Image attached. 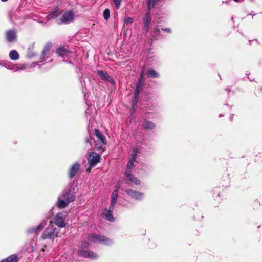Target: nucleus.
Segmentation results:
<instances>
[{"mask_svg":"<svg viewBox=\"0 0 262 262\" xmlns=\"http://www.w3.org/2000/svg\"><path fill=\"white\" fill-rule=\"evenodd\" d=\"M136 159H134V158H131L130 159L127 165L126 172H132V170L134 166V163L136 162Z\"/></svg>","mask_w":262,"mask_h":262,"instance_id":"obj_19","label":"nucleus"},{"mask_svg":"<svg viewBox=\"0 0 262 262\" xmlns=\"http://www.w3.org/2000/svg\"><path fill=\"white\" fill-rule=\"evenodd\" d=\"M143 72L141 73V76L140 77V78H139V80H138V82L137 84V86H136V91H135V94H134V101L136 102L137 101V99H138V96H139V92H140V86H141V83L142 82V79H143Z\"/></svg>","mask_w":262,"mask_h":262,"instance_id":"obj_14","label":"nucleus"},{"mask_svg":"<svg viewBox=\"0 0 262 262\" xmlns=\"http://www.w3.org/2000/svg\"><path fill=\"white\" fill-rule=\"evenodd\" d=\"M95 134L98 139L102 142L103 145L106 144V140L105 136L99 130L95 129Z\"/></svg>","mask_w":262,"mask_h":262,"instance_id":"obj_17","label":"nucleus"},{"mask_svg":"<svg viewBox=\"0 0 262 262\" xmlns=\"http://www.w3.org/2000/svg\"><path fill=\"white\" fill-rule=\"evenodd\" d=\"M59 233V231L53 225L52 221L50 222L48 226L45 229L41 235L42 239H52L57 237Z\"/></svg>","mask_w":262,"mask_h":262,"instance_id":"obj_2","label":"nucleus"},{"mask_svg":"<svg viewBox=\"0 0 262 262\" xmlns=\"http://www.w3.org/2000/svg\"><path fill=\"white\" fill-rule=\"evenodd\" d=\"M235 2H238L239 0H234Z\"/></svg>","mask_w":262,"mask_h":262,"instance_id":"obj_42","label":"nucleus"},{"mask_svg":"<svg viewBox=\"0 0 262 262\" xmlns=\"http://www.w3.org/2000/svg\"><path fill=\"white\" fill-rule=\"evenodd\" d=\"M46 224V222L45 221H43L37 227H32L29 228L27 230V232L28 233H38L43 229Z\"/></svg>","mask_w":262,"mask_h":262,"instance_id":"obj_8","label":"nucleus"},{"mask_svg":"<svg viewBox=\"0 0 262 262\" xmlns=\"http://www.w3.org/2000/svg\"><path fill=\"white\" fill-rule=\"evenodd\" d=\"M118 198V193L116 191H113L111 195V202L113 204H116Z\"/></svg>","mask_w":262,"mask_h":262,"instance_id":"obj_26","label":"nucleus"},{"mask_svg":"<svg viewBox=\"0 0 262 262\" xmlns=\"http://www.w3.org/2000/svg\"><path fill=\"white\" fill-rule=\"evenodd\" d=\"M0 262H6V260L3 259V260H1Z\"/></svg>","mask_w":262,"mask_h":262,"instance_id":"obj_38","label":"nucleus"},{"mask_svg":"<svg viewBox=\"0 0 262 262\" xmlns=\"http://www.w3.org/2000/svg\"><path fill=\"white\" fill-rule=\"evenodd\" d=\"M125 176L126 177V180L129 183L135 185H140V180L136 178L134 175L132 174L131 172H126Z\"/></svg>","mask_w":262,"mask_h":262,"instance_id":"obj_10","label":"nucleus"},{"mask_svg":"<svg viewBox=\"0 0 262 262\" xmlns=\"http://www.w3.org/2000/svg\"><path fill=\"white\" fill-rule=\"evenodd\" d=\"M147 74L149 77L157 78L159 76V74L153 69H149L147 72Z\"/></svg>","mask_w":262,"mask_h":262,"instance_id":"obj_23","label":"nucleus"},{"mask_svg":"<svg viewBox=\"0 0 262 262\" xmlns=\"http://www.w3.org/2000/svg\"><path fill=\"white\" fill-rule=\"evenodd\" d=\"M134 21V19L131 17H127L124 19V23L126 24H132Z\"/></svg>","mask_w":262,"mask_h":262,"instance_id":"obj_32","label":"nucleus"},{"mask_svg":"<svg viewBox=\"0 0 262 262\" xmlns=\"http://www.w3.org/2000/svg\"><path fill=\"white\" fill-rule=\"evenodd\" d=\"M67 215L65 213H57L54 218V222L59 228H64L66 226V219Z\"/></svg>","mask_w":262,"mask_h":262,"instance_id":"obj_4","label":"nucleus"},{"mask_svg":"<svg viewBox=\"0 0 262 262\" xmlns=\"http://www.w3.org/2000/svg\"><path fill=\"white\" fill-rule=\"evenodd\" d=\"M151 20L149 12H147L143 19L144 24V30L147 32L149 30V25Z\"/></svg>","mask_w":262,"mask_h":262,"instance_id":"obj_11","label":"nucleus"},{"mask_svg":"<svg viewBox=\"0 0 262 262\" xmlns=\"http://www.w3.org/2000/svg\"><path fill=\"white\" fill-rule=\"evenodd\" d=\"M74 14L72 11H68L64 12L60 18L62 23H69L74 20Z\"/></svg>","mask_w":262,"mask_h":262,"instance_id":"obj_6","label":"nucleus"},{"mask_svg":"<svg viewBox=\"0 0 262 262\" xmlns=\"http://www.w3.org/2000/svg\"><path fill=\"white\" fill-rule=\"evenodd\" d=\"M75 199L74 193L71 191L65 190L62 194L58 197L57 205L59 208H63Z\"/></svg>","mask_w":262,"mask_h":262,"instance_id":"obj_1","label":"nucleus"},{"mask_svg":"<svg viewBox=\"0 0 262 262\" xmlns=\"http://www.w3.org/2000/svg\"><path fill=\"white\" fill-rule=\"evenodd\" d=\"M116 204H113L111 203L110 206L109 207V208L107 209V211L110 212H113L114 210L115 205Z\"/></svg>","mask_w":262,"mask_h":262,"instance_id":"obj_34","label":"nucleus"},{"mask_svg":"<svg viewBox=\"0 0 262 262\" xmlns=\"http://www.w3.org/2000/svg\"><path fill=\"white\" fill-rule=\"evenodd\" d=\"M120 184L119 182H117L115 186L114 191H116V193H118V190L120 188Z\"/></svg>","mask_w":262,"mask_h":262,"instance_id":"obj_33","label":"nucleus"},{"mask_svg":"<svg viewBox=\"0 0 262 262\" xmlns=\"http://www.w3.org/2000/svg\"><path fill=\"white\" fill-rule=\"evenodd\" d=\"M89 244L87 242H83L81 244V247L82 248H86L89 246Z\"/></svg>","mask_w":262,"mask_h":262,"instance_id":"obj_35","label":"nucleus"},{"mask_svg":"<svg viewBox=\"0 0 262 262\" xmlns=\"http://www.w3.org/2000/svg\"><path fill=\"white\" fill-rule=\"evenodd\" d=\"M79 165L78 163H75L74 165H72L71 168L70 169L69 172V177L70 178H72L74 177L77 172H78L79 169Z\"/></svg>","mask_w":262,"mask_h":262,"instance_id":"obj_15","label":"nucleus"},{"mask_svg":"<svg viewBox=\"0 0 262 262\" xmlns=\"http://www.w3.org/2000/svg\"><path fill=\"white\" fill-rule=\"evenodd\" d=\"M9 57L12 60H16L19 58V55L17 51L12 50L9 53Z\"/></svg>","mask_w":262,"mask_h":262,"instance_id":"obj_21","label":"nucleus"},{"mask_svg":"<svg viewBox=\"0 0 262 262\" xmlns=\"http://www.w3.org/2000/svg\"><path fill=\"white\" fill-rule=\"evenodd\" d=\"M115 5V7L119 9L120 6L121 0H113Z\"/></svg>","mask_w":262,"mask_h":262,"instance_id":"obj_31","label":"nucleus"},{"mask_svg":"<svg viewBox=\"0 0 262 262\" xmlns=\"http://www.w3.org/2000/svg\"><path fill=\"white\" fill-rule=\"evenodd\" d=\"M88 141L90 142V143H91L92 139H90V141L88 140Z\"/></svg>","mask_w":262,"mask_h":262,"instance_id":"obj_40","label":"nucleus"},{"mask_svg":"<svg viewBox=\"0 0 262 262\" xmlns=\"http://www.w3.org/2000/svg\"><path fill=\"white\" fill-rule=\"evenodd\" d=\"M102 215L103 217L108 221L113 222L115 221V218L112 214V212L108 211L107 209L104 210Z\"/></svg>","mask_w":262,"mask_h":262,"instance_id":"obj_16","label":"nucleus"},{"mask_svg":"<svg viewBox=\"0 0 262 262\" xmlns=\"http://www.w3.org/2000/svg\"><path fill=\"white\" fill-rule=\"evenodd\" d=\"M0 66H4V63L2 64V63H0Z\"/></svg>","mask_w":262,"mask_h":262,"instance_id":"obj_39","label":"nucleus"},{"mask_svg":"<svg viewBox=\"0 0 262 262\" xmlns=\"http://www.w3.org/2000/svg\"><path fill=\"white\" fill-rule=\"evenodd\" d=\"M103 17L105 20H107L110 17V10L108 9H106L103 12Z\"/></svg>","mask_w":262,"mask_h":262,"instance_id":"obj_29","label":"nucleus"},{"mask_svg":"<svg viewBox=\"0 0 262 262\" xmlns=\"http://www.w3.org/2000/svg\"><path fill=\"white\" fill-rule=\"evenodd\" d=\"M78 254L80 256L85 258L91 259H96L98 258V255L96 253L89 250H79Z\"/></svg>","mask_w":262,"mask_h":262,"instance_id":"obj_9","label":"nucleus"},{"mask_svg":"<svg viewBox=\"0 0 262 262\" xmlns=\"http://www.w3.org/2000/svg\"><path fill=\"white\" fill-rule=\"evenodd\" d=\"M5 260H6V262H17L18 258L17 255L14 254L10 256Z\"/></svg>","mask_w":262,"mask_h":262,"instance_id":"obj_25","label":"nucleus"},{"mask_svg":"<svg viewBox=\"0 0 262 262\" xmlns=\"http://www.w3.org/2000/svg\"><path fill=\"white\" fill-rule=\"evenodd\" d=\"M60 13L58 10V9H55V11L52 12L49 15L47 16V20H50V19H52L55 18L60 15Z\"/></svg>","mask_w":262,"mask_h":262,"instance_id":"obj_22","label":"nucleus"},{"mask_svg":"<svg viewBox=\"0 0 262 262\" xmlns=\"http://www.w3.org/2000/svg\"><path fill=\"white\" fill-rule=\"evenodd\" d=\"M100 156L96 153L92 152L88 158V163L91 167L95 166L100 161Z\"/></svg>","mask_w":262,"mask_h":262,"instance_id":"obj_7","label":"nucleus"},{"mask_svg":"<svg viewBox=\"0 0 262 262\" xmlns=\"http://www.w3.org/2000/svg\"><path fill=\"white\" fill-rule=\"evenodd\" d=\"M97 73L101 79L106 80L112 84L114 83V80L108 76L107 73L102 70H99L97 71Z\"/></svg>","mask_w":262,"mask_h":262,"instance_id":"obj_13","label":"nucleus"},{"mask_svg":"<svg viewBox=\"0 0 262 262\" xmlns=\"http://www.w3.org/2000/svg\"><path fill=\"white\" fill-rule=\"evenodd\" d=\"M88 240L90 242L100 243L105 245H110L112 243L111 239L98 234H92L89 236Z\"/></svg>","mask_w":262,"mask_h":262,"instance_id":"obj_3","label":"nucleus"},{"mask_svg":"<svg viewBox=\"0 0 262 262\" xmlns=\"http://www.w3.org/2000/svg\"><path fill=\"white\" fill-rule=\"evenodd\" d=\"M51 47H52V44L50 43H47L45 45V46L44 47L43 50L42 52L41 56L42 58H43L46 55L47 53L51 49Z\"/></svg>","mask_w":262,"mask_h":262,"instance_id":"obj_24","label":"nucleus"},{"mask_svg":"<svg viewBox=\"0 0 262 262\" xmlns=\"http://www.w3.org/2000/svg\"><path fill=\"white\" fill-rule=\"evenodd\" d=\"M57 54L63 57L68 56L70 52L64 47L59 48L57 52Z\"/></svg>","mask_w":262,"mask_h":262,"instance_id":"obj_18","label":"nucleus"},{"mask_svg":"<svg viewBox=\"0 0 262 262\" xmlns=\"http://www.w3.org/2000/svg\"><path fill=\"white\" fill-rule=\"evenodd\" d=\"M126 194L135 200L140 201L144 198V193L132 189H127L125 190Z\"/></svg>","mask_w":262,"mask_h":262,"instance_id":"obj_5","label":"nucleus"},{"mask_svg":"<svg viewBox=\"0 0 262 262\" xmlns=\"http://www.w3.org/2000/svg\"><path fill=\"white\" fill-rule=\"evenodd\" d=\"M159 1V0H147L148 8L150 9L154 7Z\"/></svg>","mask_w":262,"mask_h":262,"instance_id":"obj_27","label":"nucleus"},{"mask_svg":"<svg viewBox=\"0 0 262 262\" xmlns=\"http://www.w3.org/2000/svg\"><path fill=\"white\" fill-rule=\"evenodd\" d=\"M154 30H155V33H156V32H160V30H159V29H158V28H157V27H156V28H155L154 29Z\"/></svg>","mask_w":262,"mask_h":262,"instance_id":"obj_37","label":"nucleus"},{"mask_svg":"<svg viewBox=\"0 0 262 262\" xmlns=\"http://www.w3.org/2000/svg\"><path fill=\"white\" fill-rule=\"evenodd\" d=\"M162 30L169 33L171 32V30L170 28H162Z\"/></svg>","mask_w":262,"mask_h":262,"instance_id":"obj_36","label":"nucleus"},{"mask_svg":"<svg viewBox=\"0 0 262 262\" xmlns=\"http://www.w3.org/2000/svg\"><path fill=\"white\" fill-rule=\"evenodd\" d=\"M4 67L8 69H13L15 70H17L15 69V67L13 66L11 63L10 62H5L4 63Z\"/></svg>","mask_w":262,"mask_h":262,"instance_id":"obj_28","label":"nucleus"},{"mask_svg":"<svg viewBox=\"0 0 262 262\" xmlns=\"http://www.w3.org/2000/svg\"><path fill=\"white\" fill-rule=\"evenodd\" d=\"M6 38L8 42H13L16 40L17 35L13 30H9L6 33Z\"/></svg>","mask_w":262,"mask_h":262,"instance_id":"obj_12","label":"nucleus"},{"mask_svg":"<svg viewBox=\"0 0 262 262\" xmlns=\"http://www.w3.org/2000/svg\"><path fill=\"white\" fill-rule=\"evenodd\" d=\"M88 171L89 172H90V169H88Z\"/></svg>","mask_w":262,"mask_h":262,"instance_id":"obj_43","label":"nucleus"},{"mask_svg":"<svg viewBox=\"0 0 262 262\" xmlns=\"http://www.w3.org/2000/svg\"><path fill=\"white\" fill-rule=\"evenodd\" d=\"M2 2H6L8 0H1Z\"/></svg>","mask_w":262,"mask_h":262,"instance_id":"obj_41","label":"nucleus"},{"mask_svg":"<svg viewBox=\"0 0 262 262\" xmlns=\"http://www.w3.org/2000/svg\"><path fill=\"white\" fill-rule=\"evenodd\" d=\"M143 126L146 129H152L155 127V125L151 121H146L144 122Z\"/></svg>","mask_w":262,"mask_h":262,"instance_id":"obj_20","label":"nucleus"},{"mask_svg":"<svg viewBox=\"0 0 262 262\" xmlns=\"http://www.w3.org/2000/svg\"><path fill=\"white\" fill-rule=\"evenodd\" d=\"M139 152L138 148L137 147H135L133 149V153L131 158H134L136 159L137 155Z\"/></svg>","mask_w":262,"mask_h":262,"instance_id":"obj_30","label":"nucleus"}]
</instances>
